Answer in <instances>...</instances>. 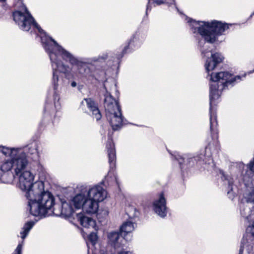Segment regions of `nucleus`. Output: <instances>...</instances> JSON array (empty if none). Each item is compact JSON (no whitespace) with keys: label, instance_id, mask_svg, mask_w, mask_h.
<instances>
[{"label":"nucleus","instance_id":"nucleus-1","mask_svg":"<svg viewBox=\"0 0 254 254\" xmlns=\"http://www.w3.org/2000/svg\"><path fill=\"white\" fill-rule=\"evenodd\" d=\"M13 20L22 30L28 31L31 26L35 27L39 33L42 46L48 54L51 63L52 69V83L54 89L53 96L54 105L47 104L45 112H54V110L60 108V94L57 91L59 86H64L65 80L60 73L64 74V78L67 79H75L89 76L90 69L87 64H92L95 62H100L105 60L107 56L103 55L85 59L81 61L66 51L52 37L48 36L42 28L36 23L32 15L28 11L25 6L21 10H16L12 14Z\"/></svg>","mask_w":254,"mask_h":254},{"label":"nucleus","instance_id":"nucleus-2","mask_svg":"<svg viewBox=\"0 0 254 254\" xmlns=\"http://www.w3.org/2000/svg\"><path fill=\"white\" fill-rule=\"evenodd\" d=\"M1 152L9 158L4 159L0 165V170L3 173L13 171V176L18 177V187L25 191V196L27 193L33 192L34 175L30 171L26 170L28 160L23 149L20 148H9L2 146Z\"/></svg>","mask_w":254,"mask_h":254},{"label":"nucleus","instance_id":"nucleus-3","mask_svg":"<svg viewBox=\"0 0 254 254\" xmlns=\"http://www.w3.org/2000/svg\"><path fill=\"white\" fill-rule=\"evenodd\" d=\"M245 76L234 75L228 71H220L212 73L210 74V125L211 132H213V137L218 138L216 127L217 125L215 114L212 112V105L215 100L220 96L222 91L226 87L233 86L235 83L239 82Z\"/></svg>","mask_w":254,"mask_h":254},{"label":"nucleus","instance_id":"nucleus-4","mask_svg":"<svg viewBox=\"0 0 254 254\" xmlns=\"http://www.w3.org/2000/svg\"><path fill=\"white\" fill-rule=\"evenodd\" d=\"M28 206L31 215L46 217L53 214L54 210L55 198L53 194L45 190L43 181H36L33 192L27 194Z\"/></svg>","mask_w":254,"mask_h":254},{"label":"nucleus","instance_id":"nucleus-5","mask_svg":"<svg viewBox=\"0 0 254 254\" xmlns=\"http://www.w3.org/2000/svg\"><path fill=\"white\" fill-rule=\"evenodd\" d=\"M187 23L192 33L199 35L204 40L210 44H219L223 42L230 24L221 21H195L187 18Z\"/></svg>","mask_w":254,"mask_h":254},{"label":"nucleus","instance_id":"nucleus-6","mask_svg":"<svg viewBox=\"0 0 254 254\" xmlns=\"http://www.w3.org/2000/svg\"><path fill=\"white\" fill-rule=\"evenodd\" d=\"M108 81L105 82L104 88L106 93L104 94V107L107 120L110 123L113 130L120 129L124 123V117L121 112V108L118 101L111 95L108 88ZM111 89H109V90Z\"/></svg>","mask_w":254,"mask_h":254},{"label":"nucleus","instance_id":"nucleus-7","mask_svg":"<svg viewBox=\"0 0 254 254\" xmlns=\"http://www.w3.org/2000/svg\"><path fill=\"white\" fill-rule=\"evenodd\" d=\"M211 150L212 148L209 145L204 149L201 150L200 154L195 157L190 154H184L181 156L177 153L173 155L175 159L179 162L181 168L184 167V164H186L187 166L192 167L197 162L201 161L205 164H210L213 163Z\"/></svg>","mask_w":254,"mask_h":254},{"label":"nucleus","instance_id":"nucleus-8","mask_svg":"<svg viewBox=\"0 0 254 254\" xmlns=\"http://www.w3.org/2000/svg\"><path fill=\"white\" fill-rule=\"evenodd\" d=\"M251 170L247 171L245 173L238 171L236 177L238 183L244 184L246 189L243 194V198L247 202L254 204V165L252 163L250 165Z\"/></svg>","mask_w":254,"mask_h":254},{"label":"nucleus","instance_id":"nucleus-9","mask_svg":"<svg viewBox=\"0 0 254 254\" xmlns=\"http://www.w3.org/2000/svg\"><path fill=\"white\" fill-rule=\"evenodd\" d=\"M242 207L241 204L240 211L242 216L248 221H253V223L246 229V234L242 240L243 246L240 250V254L243 251L242 248H244L245 247H250L252 251L254 250V247L252 245L254 244V211L251 210L249 207H245L242 209Z\"/></svg>","mask_w":254,"mask_h":254},{"label":"nucleus","instance_id":"nucleus-10","mask_svg":"<svg viewBox=\"0 0 254 254\" xmlns=\"http://www.w3.org/2000/svg\"><path fill=\"white\" fill-rule=\"evenodd\" d=\"M82 192L87 197L98 202L103 201L107 197V191L101 185L82 186Z\"/></svg>","mask_w":254,"mask_h":254},{"label":"nucleus","instance_id":"nucleus-11","mask_svg":"<svg viewBox=\"0 0 254 254\" xmlns=\"http://www.w3.org/2000/svg\"><path fill=\"white\" fill-rule=\"evenodd\" d=\"M201 53L203 57L207 58L205 64V68L208 73L213 70L223 60V56L219 53L213 54L211 51L205 50H202Z\"/></svg>","mask_w":254,"mask_h":254},{"label":"nucleus","instance_id":"nucleus-12","mask_svg":"<svg viewBox=\"0 0 254 254\" xmlns=\"http://www.w3.org/2000/svg\"><path fill=\"white\" fill-rule=\"evenodd\" d=\"M166 203V199L162 192L158 195L153 202V210L160 217L164 218L167 216L168 210Z\"/></svg>","mask_w":254,"mask_h":254},{"label":"nucleus","instance_id":"nucleus-13","mask_svg":"<svg viewBox=\"0 0 254 254\" xmlns=\"http://www.w3.org/2000/svg\"><path fill=\"white\" fill-rule=\"evenodd\" d=\"M124 237V235H122L120 232H111L108 234V243L116 249L121 248L126 243Z\"/></svg>","mask_w":254,"mask_h":254},{"label":"nucleus","instance_id":"nucleus-14","mask_svg":"<svg viewBox=\"0 0 254 254\" xmlns=\"http://www.w3.org/2000/svg\"><path fill=\"white\" fill-rule=\"evenodd\" d=\"M81 107L86 106L92 113L93 118L97 121L101 119L102 116L98 109V105L91 98H85L81 103Z\"/></svg>","mask_w":254,"mask_h":254},{"label":"nucleus","instance_id":"nucleus-15","mask_svg":"<svg viewBox=\"0 0 254 254\" xmlns=\"http://www.w3.org/2000/svg\"><path fill=\"white\" fill-rule=\"evenodd\" d=\"M73 213V209L70 203L66 202H62L61 209L54 208L53 214L57 216H63L64 217H70Z\"/></svg>","mask_w":254,"mask_h":254},{"label":"nucleus","instance_id":"nucleus-16","mask_svg":"<svg viewBox=\"0 0 254 254\" xmlns=\"http://www.w3.org/2000/svg\"><path fill=\"white\" fill-rule=\"evenodd\" d=\"M145 39V37L140 33H136L133 36L132 38L128 43V46L125 47L123 52L126 53L128 48H130L131 49L138 48L140 46Z\"/></svg>","mask_w":254,"mask_h":254},{"label":"nucleus","instance_id":"nucleus-17","mask_svg":"<svg viewBox=\"0 0 254 254\" xmlns=\"http://www.w3.org/2000/svg\"><path fill=\"white\" fill-rule=\"evenodd\" d=\"M88 197L85 192H82V186L80 188V192L75 195L71 199V203L76 209L83 208Z\"/></svg>","mask_w":254,"mask_h":254},{"label":"nucleus","instance_id":"nucleus-18","mask_svg":"<svg viewBox=\"0 0 254 254\" xmlns=\"http://www.w3.org/2000/svg\"><path fill=\"white\" fill-rule=\"evenodd\" d=\"M98 202L87 197L83 205L82 210L88 214H96L99 209Z\"/></svg>","mask_w":254,"mask_h":254},{"label":"nucleus","instance_id":"nucleus-19","mask_svg":"<svg viewBox=\"0 0 254 254\" xmlns=\"http://www.w3.org/2000/svg\"><path fill=\"white\" fill-rule=\"evenodd\" d=\"M163 3H166L172 8H175L177 10H178L176 5L175 0H149L146 7V11L150 10L153 6L155 7L156 5H160Z\"/></svg>","mask_w":254,"mask_h":254},{"label":"nucleus","instance_id":"nucleus-20","mask_svg":"<svg viewBox=\"0 0 254 254\" xmlns=\"http://www.w3.org/2000/svg\"><path fill=\"white\" fill-rule=\"evenodd\" d=\"M77 219L80 224L84 227L87 228H94L96 226V222L92 218L85 216L83 214H77Z\"/></svg>","mask_w":254,"mask_h":254},{"label":"nucleus","instance_id":"nucleus-21","mask_svg":"<svg viewBox=\"0 0 254 254\" xmlns=\"http://www.w3.org/2000/svg\"><path fill=\"white\" fill-rule=\"evenodd\" d=\"M106 148L108 154L109 162L111 167L113 168L115 166L116 153L114 144L112 139H110L108 141Z\"/></svg>","mask_w":254,"mask_h":254},{"label":"nucleus","instance_id":"nucleus-22","mask_svg":"<svg viewBox=\"0 0 254 254\" xmlns=\"http://www.w3.org/2000/svg\"><path fill=\"white\" fill-rule=\"evenodd\" d=\"M10 148V147H8ZM17 148H19L17 147ZM20 149H23L25 151V155L27 156L26 153H27L31 155V159L35 162H38L39 160V154L37 150V146L36 144L31 145L27 147L23 148H19ZM27 158V157H26Z\"/></svg>","mask_w":254,"mask_h":254},{"label":"nucleus","instance_id":"nucleus-23","mask_svg":"<svg viewBox=\"0 0 254 254\" xmlns=\"http://www.w3.org/2000/svg\"><path fill=\"white\" fill-rule=\"evenodd\" d=\"M135 224L130 221H127L123 224L120 227V233L125 237L126 235L132 232L135 228Z\"/></svg>","mask_w":254,"mask_h":254},{"label":"nucleus","instance_id":"nucleus-24","mask_svg":"<svg viewBox=\"0 0 254 254\" xmlns=\"http://www.w3.org/2000/svg\"><path fill=\"white\" fill-rule=\"evenodd\" d=\"M34 224L35 223L32 221L27 222L24 224L21 231L20 232V237L23 240L27 237Z\"/></svg>","mask_w":254,"mask_h":254},{"label":"nucleus","instance_id":"nucleus-25","mask_svg":"<svg viewBox=\"0 0 254 254\" xmlns=\"http://www.w3.org/2000/svg\"><path fill=\"white\" fill-rule=\"evenodd\" d=\"M252 164L254 165V158L247 165H246L244 163L242 162H239L237 163L236 167L238 170V171H241L245 173V172L248 170H251V168L250 167V165L251 164ZM254 173V170H253Z\"/></svg>","mask_w":254,"mask_h":254},{"label":"nucleus","instance_id":"nucleus-26","mask_svg":"<svg viewBox=\"0 0 254 254\" xmlns=\"http://www.w3.org/2000/svg\"><path fill=\"white\" fill-rule=\"evenodd\" d=\"M98 240V236L96 233L92 232L88 236V241L87 242V246L88 249H90V245L94 246L97 243Z\"/></svg>","mask_w":254,"mask_h":254},{"label":"nucleus","instance_id":"nucleus-27","mask_svg":"<svg viewBox=\"0 0 254 254\" xmlns=\"http://www.w3.org/2000/svg\"><path fill=\"white\" fill-rule=\"evenodd\" d=\"M222 179L225 180L227 184L228 185L229 189L230 190L228 191V193H230V191H233V185L234 186H237V182H235V184L234 185V178H231L230 177L226 176L225 175H223V178Z\"/></svg>","mask_w":254,"mask_h":254},{"label":"nucleus","instance_id":"nucleus-28","mask_svg":"<svg viewBox=\"0 0 254 254\" xmlns=\"http://www.w3.org/2000/svg\"><path fill=\"white\" fill-rule=\"evenodd\" d=\"M96 213L97 216L99 218L101 217H106L108 215V211L107 209H104L101 211H97Z\"/></svg>","mask_w":254,"mask_h":254},{"label":"nucleus","instance_id":"nucleus-29","mask_svg":"<svg viewBox=\"0 0 254 254\" xmlns=\"http://www.w3.org/2000/svg\"><path fill=\"white\" fill-rule=\"evenodd\" d=\"M23 244V241H22L21 243L19 244L13 254H22Z\"/></svg>","mask_w":254,"mask_h":254},{"label":"nucleus","instance_id":"nucleus-30","mask_svg":"<svg viewBox=\"0 0 254 254\" xmlns=\"http://www.w3.org/2000/svg\"><path fill=\"white\" fill-rule=\"evenodd\" d=\"M112 176L113 177V179L115 181H117V178H116V176L115 175V174H114L113 172H111V171H110L109 173H108V174L107 175V176L105 177V180L106 181H107L108 182H110V178H111L112 177Z\"/></svg>","mask_w":254,"mask_h":254},{"label":"nucleus","instance_id":"nucleus-31","mask_svg":"<svg viewBox=\"0 0 254 254\" xmlns=\"http://www.w3.org/2000/svg\"><path fill=\"white\" fill-rule=\"evenodd\" d=\"M118 254H133L132 252H129V251H127V252L123 251V252H121Z\"/></svg>","mask_w":254,"mask_h":254},{"label":"nucleus","instance_id":"nucleus-32","mask_svg":"<svg viewBox=\"0 0 254 254\" xmlns=\"http://www.w3.org/2000/svg\"><path fill=\"white\" fill-rule=\"evenodd\" d=\"M71 86L72 87H75L77 86V83L75 81H73L71 83Z\"/></svg>","mask_w":254,"mask_h":254},{"label":"nucleus","instance_id":"nucleus-33","mask_svg":"<svg viewBox=\"0 0 254 254\" xmlns=\"http://www.w3.org/2000/svg\"><path fill=\"white\" fill-rule=\"evenodd\" d=\"M250 249H251V248H250V247H248V248H247V251H248V252L249 254H253V253H252V252H254V251H252V250H251L252 252H251V251H250Z\"/></svg>","mask_w":254,"mask_h":254},{"label":"nucleus","instance_id":"nucleus-34","mask_svg":"<svg viewBox=\"0 0 254 254\" xmlns=\"http://www.w3.org/2000/svg\"><path fill=\"white\" fill-rule=\"evenodd\" d=\"M254 15V11L250 15V18L252 17Z\"/></svg>","mask_w":254,"mask_h":254},{"label":"nucleus","instance_id":"nucleus-35","mask_svg":"<svg viewBox=\"0 0 254 254\" xmlns=\"http://www.w3.org/2000/svg\"><path fill=\"white\" fill-rule=\"evenodd\" d=\"M6 0H0V2H4Z\"/></svg>","mask_w":254,"mask_h":254},{"label":"nucleus","instance_id":"nucleus-36","mask_svg":"<svg viewBox=\"0 0 254 254\" xmlns=\"http://www.w3.org/2000/svg\"><path fill=\"white\" fill-rule=\"evenodd\" d=\"M113 86H114V87L115 86V85L114 83L113 84Z\"/></svg>","mask_w":254,"mask_h":254},{"label":"nucleus","instance_id":"nucleus-37","mask_svg":"<svg viewBox=\"0 0 254 254\" xmlns=\"http://www.w3.org/2000/svg\"><path fill=\"white\" fill-rule=\"evenodd\" d=\"M119 60V58L118 59V61ZM117 63H119V61H117Z\"/></svg>","mask_w":254,"mask_h":254},{"label":"nucleus","instance_id":"nucleus-38","mask_svg":"<svg viewBox=\"0 0 254 254\" xmlns=\"http://www.w3.org/2000/svg\"><path fill=\"white\" fill-rule=\"evenodd\" d=\"M101 254H107L106 253H102Z\"/></svg>","mask_w":254,"mask_h":254}]
</instances>
